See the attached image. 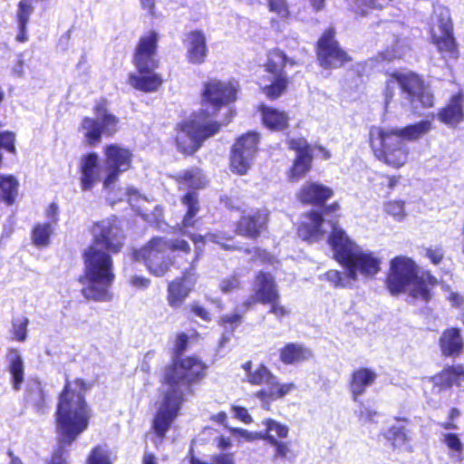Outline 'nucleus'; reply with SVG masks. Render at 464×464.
Wrapping results in <instances>:
<instances>
[{
    "instance_id": "nucleus-1",
    "label": "nucleus",
    "mask_w": 464,
    "mask_h": 464,
    "mask_svg": "<svg viewBox=\"0 0 464 464\" xmlns=\"http://www.w3.org/2000/svg\"><path fill=\"white\" fill-rule=\"evenodd\" d=\"M92 234V244L84 252V276L80 277L85 285L82 293L87 299L107 302L112 298L110 289L115 279L111 254L121 251L125 237L116 217L93 224Z\"/></svg>"
},
{
    "instance_id": "nucleus-2",
    "label": "nucleus",
    "mask_w": 464,
    "mask_h": 464,
    "mask_svg": "<svg viewBox=\"0 0 464 464\" xmlns=\"http://www.w3.org/2000/svg\"><path fill=\"white\" fill-rule=\"evenodd\" d=\"M208 365L197 355L173 358L166 365L162 383L169 386L159 405L150 426L152 440L161 443L172 423L178 417L185 400L183 391L193 392V387L201 383L207 376Z\"/></svg>"
},
{
    "instance_id": "nucleus-3",
    "label": "nucleus",
    "mask_w": 464,
    "mask_h": 464,
    "mask_svg": "<svg viewBox=\"0 0 464 464\" xmlns=\"http://www.w3.org/2000/svg\"><path fill=\"white\" fill-rule=\"evenodd\" d=\"M432 128L428 120H422L403 127L386 128L372 125L369 128L368 144L372 156L384 165L399 169L409 161L411 150L406 145L417 141Z\"/></svg>"
},
{
    "instance_id": "nucleus-4",
    "label": "nucleus",
    "mask_w": 464,
    "mask_h": 464,
    "mask_svg": "<svg viewBox=\"0 0 464 464\" xmlns=\"http://www.w3.org/2000/svg\"><path fill=\"white\" fill-rule=\"evenodd\" d=\"M90 388V383L78 378L67 381L60 394L55 415L60 442L63 445H71L89 426L92 413L84 396Z\"/></svg>"
},
{
    "instance_id": "nucleus-5",
    "label": "nucleus",
    "mask_w": 464,
    "mask_h": 464,
    "mask_svg": "<svg viewBox=\"0 0 464 464\" xmlns=\"http://www.w3.org/2000/svg\"><path fill=\"white\" fill-rule=\"evenodd\" d=\"M327 242L334 258L346 269L350 279L357 280L358 274L373 277L380 272L381 258L372 252L363 251L336 222L332 224Z\"/></svg>"
},
{
    "instance_id": "nucleus-6",
    "label": "nucleus",
    "mask_w": 464,
    "mask_h": 464,
    "mask_svg": "<svg viewBox=\"0 0 464 464\" xmlns=\"http://www.w3.org/2000/svg\"><path fill=\"white\" fill-rule=\"evenodd\" d=\"M130 152L118 145L111 144L105 149L103 188L107 191L106 199L111 206L127 197L130 205L138 208L136 203L140 196L134 188H116L119 175L130 167Z\"/></svg>"
},
{
    "instance_id": "nucleus-7",
    "label": "nucleus",
    "mask_w": 464,
    "mask_h": 464,
    "mask_svg": "<svg viewBox=\"0 0 464 464\" xmlns=\"http://www.w3.org/2000/svg\"><path fill=\"white\" fill-rule=\"evenodd\" d=\"M221 122L209 119L207 111H200L176 126L175 142L177 150L185 156L194 155L204 142L218 134Z\"/></svg>"
},
{
    "instance_id": "nucleus-8",
    "label": "nucleus",
    "mask_w": 464,
    "mask_h": 464,
    "mask_svg": "<svg viewBox=\"0 0 464 464\" xmlns=\"http://www.w3.org/2000/svg\"><path fill=\"white\" fill-rule=\"evenodd\" d=\"M256 304L269 305L268 313L276 318L289 314V310L281 304V295L275 276L268 271H258L254 278L252 295L243 302L245 309H249Z\"/></svg>"
},
{
    "instance_id": "nucleus-9",
    "label": "nucleus",
    "mask_w": 464,
    "mask_h": 464,
    "mask_svg": "<svg viewBox=\"0 0 464 464\" xmlns=\"http://www.w3.org/2000/svg\"><path fill=\"white\" fill-rule=\"evenodd\" d=\"M287 54L278 47L269 49L266 54V61L263 64L264 71L273 75L268 84L261 88V92L269 101H276L285 94L290 84V78L285 72L287 64L295 65Z\"/></svg>"
},
{
    "instance_id": "nucleus-10",
    "label": "nucleus",
    "mask_w": 464,
    "mask_h": 464,
    "mask_svg": "<svg viewBox=\"0 0 464 464\" xmlns=\"http://www.w3.org/2000/svg\"><path fill=\"white\" fill-rule=\"evenodd\" d=\"M318 65L324 70L340 69L353 61V57L341 46L333 26L325 28L314 44Z\"/></svg>"
},
{
    "instance_id": "nucleus-11",
    "label": "nucleus",
    "mask_w": 464,
    "mask_h": 464,
    "mask_svg": "<svg viewBox=\"0 0 464 464\" xmlns=\"http://www.w3.org/2000/svg\"><path fill=\"white\" fill-rule=\"evenodd\" d=\"M246 382L254 386L266 385L268 390L261 389L256 396L262 401H274L283 399L296 389L294 382L279 383L277 377L263 362L259 363L249 374Z\"/></svg>"
},
{
    "instance_id": "nucleus-12",
    "label": "nucleus",
    "mask_w": 464,
    "mask_h": 464,
    "mask_svg": "<svg viewBox=\"0 0 464 464\" xmlns=\"http://www.w3.org/2000/svg\"><path fill=\"white\" fill-rule=\"evenodd\" d=\"M95 118L85 117L80 125L87 144L94 146L101 142L102 135L112 136L118 130L119 119L108 111L103 104L94 108Z\"/></svg>"
},
{
    "instance_id": "nucleus-13",
    "label": "nucleus",
    "mask_w": 464,
    "mask_h": 464,
    "mask_svg": "<svg viewBox=\"0 0 464 464\" xmlns=\"http://www.w3.org/2000/svg\"><path fill=\"white\" fill-rule=\"evenodd\" d=\"M239 90L240 87L236 81L210 78L203 83L201 91L202 103L210 107L213 111H218L237 100Z\"/></svg>"
},
{
    "instance_id": "nucleus-14",
    "label": "nucleus",
    "mask_w": 464,
    "mask_h": 464,
    "mask_svg": "<svg viewBox=\"0 0 464 464\" xmlns=\"http://www.w3.org/2000/svg\"><path fill=\"white\" fill-rule=\"evenodd\" d=\"M260 141V133L255 130L246 131L239 136L231 148L229 167L233 173L246 175L251 167Z\"/></svg>"
},
{
    "instance_id": "nucleus-15",
    "label": "nucleus",
    "mask_w": 464,
    "mask_h": 464,
    "mask_svg": "<svg viewBox=\"0 0 464 464\" xmlns=\"http://www.w3.org/2000/svg\"><path fill=\"white\" fill-rule=\"evenodd\" d=\"M419 274L416 262L406 256H397L390 260L385 277V286L392 295L403 293Z\"/></svg>"
},
{
    "instance_id": "nucleus-16",
    "label": "nucleus",
    "mask_w": 464,
    "mask_h": 464,
    "mask_svg": "<svg viewBox=\"0 0 464 464\" xmlns=\"http://www.w3.org/2000/svg\"><path fill=\"white\" fill-rule=\"evenodd\" d=\"M396 81L401 92L406 94V99L411 104L420 103L422 108L430 109L434 106V95L425 84L423 79L415 72H399L390 73V80Z\"/></svg>"
},
{
    "instance_id": "nucleus-17",
    "label": "nucleus",
    "mask_w": 464,
    "mask_h": 464,
    "mask_svg": "<svg viewBox=\"0 0 464 464\" xmlns=\"http://www.w3.org/2000/svg\"><path fill=\"white\" fill-rule=\"evenodd\" d=\"M270 215V211L265 207L243 211L235 223V235L251 241H257L268 232Z\"/></svg>"
},
{
    "instance_id": "nucleus-18",
    "label": "nucleus",
    "mask_w": 464,
    "mask_h": 464,
    "mask_svg": "<svg viewBox=\"0 0 464 464\" xmlns=\"http://www.w3.org/2000/svg\"><path fill=\"white\" fill-rule=\"evenodd\" d=\"M438 23L441 34L431 33V42L444 59L457 60L459 56V45L453 34V24L449 8L440 7Z\"/></svg>"
},
{
    "instance_id": "nucleus-19",
    "label": "nucleus",
    "mask_w": 464,
    "mask_h": 464,
    "mask_svg": "<svg viewBox=\"0 0 464 464\" xmlns=\"http://www.w3.org/2000/svg\"><path fill=\"white\" fill-rule=\"evenodd\" d=\"M287 147L296 153L287 171V178L290 181L296 182L304 178L312 169L314 159L313 150L304 138H293L288 140Z\"/></svg>"
},
{
    "instance_id": "nucleus-20",
    "label": "nucleus",
    "mask_w": 464,
    "mask_h": 464,
    "mask_svg": "<svg viewBox=\"0 0 464 464\" xmlns=\"http://www.w3.org/2000/svg\"><path fill=\"white\" fill-rule=\"evenodd\" d=\"M182 43L186 49V59L189 64L201 65L207 62L209 51L203 30L194 29L186 33Z\"/></svg>"
},
{
    "instance_id": "nucleus-21",
    "label": "nucleus",
    "mask_w": 464,
    "mask_h": 464,
    "mask_svg": "<svg viewBox=\"0 0 464 464\" xmlns=\"http://www.w3.org/2000/svg\"><path fill=\"white\" fill-rule=\"evenodd\" d=\"M437 119L449 128L456 129L464 121V91L451 94L446 103L438 110Z\"/></svg>"
},
{
    "instance_id": "nucleus-22",
    "label": "nucleus",
    "mask_w": 464,
    "mask_h": 464,
    "mask_svg": "<svg viewBox=\"0 0 464 464\" xmlns=\"http://www.w3.org/2000/svg\"><path fill=\"white\" fill-rule=\"evenodd\" d=\"M158 34L154 31L147 35V92L158 91L165 82L162 73L156 72L160 60L155 57Z\"/></svg>"
},
{
    "instance_id": "nucleus-23",
    "label": "nucleus",
    "mask_w": 464,
    "mask_h": 464,
    "mask_svg": "<svg viewBox=\"0 0 464 464\" xmlns=\"http://www.w3.org/2000/svg\"><path fill=\"white\" fill-rule=\"evenodd\" d=\"M324 217L319 211L310 210L304 213V220L299 223L296 229L298 237L308 243L322 240L324 236Z\"/></svg>"
},
{
    "instance_id": "nucleus-24",
    "label": "nucleus",
    "mask_w": 464,
    "mask_h": 464,
    "mask_svg": "<svg viewBox=\"0 0 464 464\" xmlns=\"http://www.w3.org/2000/svg\"><path fill=\"white\" fill-rule=\"evenodd\" d=\"M334 196V190L319 182H306L303 185L297 194V199L303 205L315 207L324 206L328 199Z\"/></svg>"
},
{
    "instance_id": "nucleus-25",
    "label": "nucleus",
    "mask_w": 464,
    "mask_h": 464,
    "mask_svg": "<svg viewBox=\"0 0 464 464\" xmlns=\"http://www.w3.org/2000/svg\"><path fill=\"white\" fill-rule=\"evenodd\" d=\"M411 285L409 295L414 301L428 304L433 298V289L439 285V281L430 270H424L414 277Z\"/></svg>"
},
{
    "instance_id": "nucleus-26",
    "label": "nucleus",
    "mask_w": 464,
    "mask_h": 464,
    "mask_svg": "<svg viewBox=\"0 0 464 464\" xmlns=\"http://www.w3.org/2000/svg\"><path fill=\"white\" fill-rule=\"evenodd\" d=\"M260 115V121L264 128L270 131L279 132L289 127V116L286 111L260 102L256 106Z\"/></svg>"
},
{
    "instance_id": "nucleus-27",
    "label": "nucleus",
    "mask_w": 464,
    "mask_h": 464,
    "mask_svg": "<svg viewBox=\"0 0 464 464\" xmlns=\"http://www.w3.org/2000/svg\"><path fill=\"white\" fill-rule=\"evenodd\" d=\"M441 354L446 357H459L464 350V341L459 327H448L439 338Z\"/></svg>"
},
{
    "instance_id": "nucleus-28",
    "label": "nucleus",
    "mask_w": 464,
    "mask_h": 464,
    "mask_svg": "<svg viewBox=\"0 0 464 464\" xmlns=\"http://www.w3.org/2000/svg\"><path fill=\"white\" fill-rule=\"evenodd\" d=\"M431 382L440 391L459 387L464 382V365L461 363L447 365L430 378Z\"/></svg>"
},
{
    "instance_id": "nucleus-29",
    "label": "nucleus",
    "mask_w": 464,
    "mask_h": 464,
    "mask_svg": "<svg viewBox=\"0 0 464 464\" xmlns=\"http://www.w3.org/2000/svg\"><path fill=\"white\" fill-rule=\"evenodd\" d=\"M377 379L374 370L368 367H359L351 372L348 387L353 401H357L368 387L372 385Z\"/></svg>"
},
{
    "instance_id": "nucleus-30",
    "label": "nucleus",
    "mask_w": 464,
    "mask_h": 464,
    "mask_svg": "<svg viewBox=\"0 0 464 464\" xmlns=\"http://www.w3.org/2000/svg\"><path fill=\"white\" fill-rule=\"evenodd\" d=\"M313 357L312 350L303 343H286L278 351L279 361L284 365H297Z\"/></svg>"
},
{
    "instance_id": "nucleus-31",
    "label": "nucleus",
    "mask_w": 464,
    "mask_h": 464,
    "mask_svg": "<svg viewBox=\"0 0 464 464\" xmlns=\"http://www.w3.org/2000/svg\"><path fill=\"white\" fill-rule=\"evenodd\" d=\"M81 184L83 190H90L100 180L103 167L98 165L96 153L86 155L81 162Z\"/></svg>"
},
{
    "instance_id": "nucleus-32",
    "label": "nucleus",
    "mask_w": 464,
    "mask_h": 464,
    "mask_svg": "<svg viewBox=\"0 0 464 464\" xmlns=\"http://www.w3.org/2000/svg\"><path fill=\"white\" fill-rule=\"evenodd\" d=\"M187 280L188 272L186 271L181 276L177 277L169 283L167 300L171 307H180L189 295L191 288L186 285Z\"/></svg>"
},
{
    "instance_id": "nucleus-33",
    "label": "nucleus",
    "mask_w": 464,
    "mask_h": 464,
    "mask_svg": "<svg viewBox=\"0 0 464 464\" xmlns=\"http://www.w3.org/2000/svg\"><path fill=\"white\" fill-rule=\"evenodd\" d=\"M133 63L138 71V75L130 73L129 77L130 84L140 91H145V39L140 38L136 53L134 54Z\"/></svg>"
},
{
    "instance_id": "nucleus-34",
    "label": "nucleus",
    "mask_w": 464,
    "mask_h": 464,
    "mask_svg": "<svg viewBox=\"0 0 464 464\" xmlns=\"http://www.w3.org/2000/svg\"><path fill=\"white\" fill-rule=\"evenodd\" d=\"M180 201L187 208L181 220L182 227H194L197 222L195 217L200 210L198 194L195 191H188L181 197Z\"/></svg>"
},
{
    "instance_id": "nucleus-35",
    "label": "nucleus",
    "mask_w": 464,
    "mask_h": 464,
    "mask_svg": "<svg viewBox=\"0 0 464 464\" xmlns=\"http://www.w3.org/2000/svg\"><path fill=\"white\" fill-rule=\"evenodd\" d=\"M8 369L12 375V382L14 390H19L24 382V362L21 354L15 349H10L7 353Z\"/></svg>"
},
{
    "instance_id": "nucleus-36",
    "label": "nucleus",
    "mask_w": 464,
    "mask_h": 464,
    "mask_svg": "<svg viewBox=\"0 0 464 464\" xmlns=\"http://www.w3.org/2000/svg\"><path fill=\"white\" fill-rule=\"evenodd\" d=\"M208 241L217 244L225 251H240L242 247L235 243V236L224 231L208 232Z\"/></svg>"
},
{
    "instance_id": "nucleus-37",
    "label": "nucleus",
    "mask_w": 464,
    "mask_h": 464,
    "mask_svg": "<svg viewBox=\"0 0 464 464\" xmlns=\"http://www.w3.org/2000/svg\"><path fill=\"white\" fill-rule=\"evenodd\" d=\"M201 169L199 168H192L181 172L170 174L169 178L178 185L195 188L199 181Z\"/></svg>"
},
{
    "instance_id": "nucleus-38",
    "label": "nucleus",
    "mask_w": 464,
    "mask_h": 464,
    "mask_svg": "<svg viewBox=\"0 0 464 464\" xmlns=\"http://www.w3.org/2000/svg\"><path fill=\"white\" fill-rule=\"evenodd\" d=\"M393 449L401 448L409 442L407 430L403 426L392 425L383 433Z\"/></svg>"
},
{
    "instance_id": "nucleus-39",
    "label": "nucleus",
    "mask_w": 464,
    "mask_h": 464,
    "mask_svg": "<svg viewBox=\"0 0 464 464\" xmlns=\"http://www.w3.org/2000/svg\"><path fill=\"white\" fill-rule=\"evenodd\" d=\"M18 182L13 176L0 175V190L2 198L8 204H12L17 194Z\"/></svg>"
},
{
    "instance_id": "nucleus-40",
    "label": "nucleus",
    "mask_w": 464,
    "mask_h": 464,
    "mask_svg": "<svg viewBox=\"0 0 464 464\" xmlns=\"http://www.w3.org/2000/svg\"><path fill=\"white\" fill-rule=\"evenodd\" d=\"M51 223L37 224L32 231V239L38 247L46 246L49 244L53 233Z\"/></svg>"
},
{
    "instance_id": "nucleus-41",
    "label": "nucleus",
    "mask_w": 464,
    "mask_h": 464,
    "mask_svg": "<svg viewBox=\"0 0 464 464\" xmlns=\"http://www.w3.org/2000/svg\"><path fill=\"white\" fill-rule=\"evenodd\" d=\"M85 464H112L108 447H94L88 455Z\"/></svg>"
},
{
    "instance_id": "nucleus-42",
    "label": "nucleus",
    "mask_w": 464,
    "mask_h": 464,
    "mask_svg": "<svg viewBox=\"0 0 464 464\" xmlns=\"http://www.w3.org/2000/svg\"><path fill=\"white\" fill-rule=\"evenodd\" d=\"M266 441L275 448V459H286L293 454L289 441H281L271 434H266Z\"/></svg>"
},
{
    "instance_id": "nucleus-43",
    "label": "nucleus",
    "mask_w": 464,
    "mask_h": 464,
    "mask_svg": "<svg viewBox=\"0 0 464 464\" xmlns=\"http://www.w3.org/2000/svg\"><path fill=\"white\" fill-rule=\"evenodd\" d=\"M33 12L34 6L31 0H20L15 13L17 24H28Z\"/></svg>"
},
{
    "instance_id": "nucleus-44",
    "label": "nucleus",
    "mask_w": 464,
    "mask_h": 464,
    "mask_svg": "<svg viewBox=\"0 0 464 464\" xmlns=\"http://www.w3.org/2000/svg\"><path fill=\"white\" fill-rule=\"evenodd\" d=\"M243 252L246 255H252V262H260L261 264H271L274 257L265 248L260 246L246 247L243 249Z\"/></svg>"
},
{
    "instance_id": "nucleus-45",
    "label": "nucleus",
    "mask_w": 464,
    "mask_h": 464,
    "mask_svg": "<svg viewBox=\"0 0 464 464\" xmlns=\"http://www.w3.org/2000/svg\"><path fill=\"white\" fill-rule=\"evenodd\" d=\"M28 323L29 320L24 316L16 317L13 320L12 333L16 341L24 342L26 340Z\"/></svg>"
},
{
    "instance_id": "nucleus-46",
    "label": "nucleus",
    "mask_w": 464,
    "mask_h": 464,
    "mask_svg": "<svg viewBox=\"0 0 464 464\" xmlns=\"http://www.w3.org/2000/svg\"><path fill=\"white\" fill-rule=\"evenodd\" d=\"M265 425L266 428L265 434H269V432L275 431L276 437L279 439H285L288 436L289 428L285 424H282L273 419H267L265 421Z\"/></svg>"
},
{
    "instance_id": "nucleus-47",
    "label": "nucleus",
    "mask_w": 464,
    "mask_h": 464,
    "mask_svg": "<svg viewBox=\"0 0 464 464\" xmlns=\"http://www.w3.org/2000/svg\"><path fill=\"white\" fill-rule=\"evenodd\" d=\"M268 10L276 13L282 18H288L290 16L289 6L286 0H266Z\"/></svg>"
},
{
    "instance_id": "nucleus-48",
    "label": "nucleus",
    "mask_w": 464,
    "mask_h": 464,
    "mask_svg": "<svg viewBox=\"0 0 464 464\" xmlns=\"http://www.w3.org/2000/svg\"><path fill=\"white\" fill-rule=\"evenodd\" d=\"M241 281L237 275H230L223 278L219 284V290L224 294H228L239 289Z\"/></svg>"
},
{
    "instance_id": "nucleus-49",
    "label": "nucleus",
    "mask_w": 464,
    "mask_h": 464,
    "mask_svg": "<svg viewBox=\"0 0 464 464\" xmlns=\"http://www.w3.org/2000/svg\"><path fill=\"white\" fill-rule=\"evenodd\" d=\"M242 315L237 313L222 315L218 320V325L234 331L242 322Z\"/></svg>"
},
{
    "instance_id": "nucleus-50",
    "label": "nucleus",
    "mask_w": 464,
    "mask_h": 464,
    "mask_svg": "<svg viewBox=\"0 0 464 464\" xmlns=\"http://www.w3.org/2000/svg\"><path fill=\"white\" fill-rule=\"evenodd\" d=\"M188 336L186 333H179L176 335L174 347H173V358H182L183 354L187 351L188 346Z\"/></svg>"
},
{
    "instance_id": "nucleus-51",
    "label": "nucleus",
    "mask_w": 464,
    "mask_h": 464,
    "mask_svg": "<svg viewBox=\"0 0 464 464\" xmlns=\"http://www.w3.org/2000/svg\"><path fill=\"white\" fill-rule=\"evenodd\" d=\"M230 432L234 434L235 436H238L242 438L244 440L248 442H253L259 440H265L266 434H263L262 432L258 431H249L247 430L242 429V428H231Z\"/></svg>"
},
{
    "instance_id": "nucleus-52",
    "label": "nucleus",
    "mask_w": 464,
    "mask_h": 464,
    "mask_svg": "<svg viewBox=\"0 0 464 464\" xmlns=\"http://www.w3.org/2000/svg\"><path fill=\"white\" fill-rule=\"evenodd\" d=\"M188 237L195 246L194 261L196 262L201 257L203 254L204 246L207 244V241L208 240V232L206 235L191 233L188 235Z\"/></svg>"
},
{
    "instance_id": "nucleus-53",
    "label": "nucleus",
    "mask_w": 464,
    "mask_h": 464,
    "mask_svg": "<svg viewBox=\"0 0 464 464\" xmlns=\"http://www.w3.org/2000/svg\"><path fill=\"white\" fill-rule=\"evenodd\" d=\"M445 252L441 246H429L425 248V256L432 265L438 266L444 259Z\"/></svg>"
},
{
    "instance_id": "nucleus-54",
    "label": "nucleus",
    "mask_w": 464,
    "mask_h": 464,
    "mask_svg": "<svg viewBox=\"0 0 464 464\" xmlns=\"http://www.w3.org/2000/svg\"><path fill=\"white\" fill-rule=\"evenodd\" d=\"M461 415L460 410L456 407H451L447 415V420L440 423V427L444 430H457L459 427L456 423V420Z\"/></svg>"
},
{
    "instance_id": "nucleus-55",
    "label": "nucleus",
    "mask_w": 464,
    "mask_h": 464,
    "mask_svg": "<svg viewBox=\"0 0 464 464\" xmlns=\"http://www.w3.org/2000/svg\"><path fill=\"white\" fill-rule=\"evenodd\" d=\"M324 277L334 288H342L345 285L343 283V275L339 270L330 269L324 273Z\"/></svg>"
},
{
    "instance_id": "nucleus-56",
    "label": "nucleus",
    "mask_w": 464,
    "mask_h": 464,
    "mask_svg": "<svg viewBox=\"0 0 464 464\" xmlns=\"http://www.w3.org/2000/svg\"><path fill=\"white\" fill-rule=\"evenodd\" d=\"M169 240L162 237H153L147 243V250L150 252H167L169 251Z\"/></svg>"
},
{
    "instance_id": "nucleus-57",
    "label": "nucleus",
    "mask_w": 464,
    "mask_h": 464,
    "mask_svg": "<svg viewBox=\"0 0 464 464\" xmlns=\"http://www.w3.org/2000/svg\"><path fill=\"white\" fill-rule=\"evenodd\" d=\"M169 252H180L188 255L191 252V247L188 242L182 238H174L169 240Z\"/></svg>"
},
{
    "instance_id": "nucleus-58",
    "label": "nucleus",
    "mask_w": 464,
    "mask_h": 464,
    "mask_svg": "<svg viewBox=\"0 0 464 464\" xmlns=\"http://www.w3.org/2000/svg\"><path fill=\"white\" fill-rule=\"evenodd\" d=\"M443 442L453 451L460 453L463 450V445L456 433H446L443 437Z\"/></svg>"
},
{
    "instance_id": "nucleus-59",
    "label": "nucleus",
    "mask_w": 464,
    "mask_h": 464,
    "mask_svg": "<svg viewBox=\"0 0 464 464\" xmlns=\"http://www.w3.org/2000/svg\"><path fill=\"white\" fill-rule=\"evenodd\" d=\"M234 417L246 424H249L253 421V418L248 413L246 408L238 405H233L231 407Z\"/></svg>"
},
{
    "instance_id": "nucleus-60",
    "label": "nucleus",
    "mask_w": 464,
    "mask_h": 464,
    "mask_svg": "<svg viewBox=\"0 0 464 464\" xmlns=\"http://www.w3.org/2000/svg\"><path fill=\"white\" fill-rule=\"evenodd\" d=\"M220 202L229 211L237 212L241 210L237 198H235L231 196L224 195L220 197Z\"/></svg>"
},
{
    "instance_id": "nucleus-61",
    "label": "nucleus",
    "mask_w": 464,
    "mask_h": 464,
    "mask_svg": "<svg viewBox=\"0 0 464 464\" xmlns=\"http://www.w3.org/2000/svg\"><path fill=\"white\" fill-rule=\"evenodd\" d=\"M150 272L157 276H164L169 270V265L165 262L161 264H154L151 260L147 264Z\"/></svg>"
},
{
    "instance_id": "nucleus-62",
    "label": "nucleus",
    "mask_w": 464,
    "mask_h": 464,
    "mask_svg": "<svg viewBox=\"0 0 464 464\" xmlns=\"http://www.w3.org/2000/svg\"><path fill=\"white\" fill-rule=\"evenodd\" d=\"M150 222L157 227L164 222V208L161 206H156L151 211Z\"/></svg>"
},
{
    "instance_id": "nucleus-63",
    "label": "nucleus",
    "mask_w": 464,
    "mask_h": 464,
    "mask_svg": "<svg viewBox=\"0 0 464 464\" xmlns=\"http://www.w3.org/2000/svg\"><path fill=\"white\" fill-rule=\"evenodd\" d=\"M211 464H235L233 454L219 453L211 457Z\"/></svg>"
},
{
    "instance_id": "nucleus-64",
    "label": "nucleus",
    "mask_w": 464,
    "mask_h": 464,
    "mask_svg": "<svg viewBox=\"0 0 464 464\" xmlns=\"http://www.w3.org/2000/svg\"><path fill=\"white\" fill-rule=\"evenodd\" d=\"M191 311L194 314L200 317L205 322H210L211 321V315L209 312L201 305L198 304H193L191 305Z\"/></svg>"
}]
</instances>
